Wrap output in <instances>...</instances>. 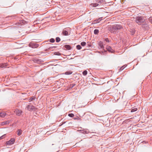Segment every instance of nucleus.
Wrapping results in <instances>:
<instances>
[{"instance_id":"1","label":"nucleus","mask_w":152,"mask_h":152,"mask_svg":"<svg viewBox=\"0 0 152 152\" xmlns=\"http://www.w3.org/2000/svg\"><path fill=\"white\" fill-rule=\"evenodd\" d=\"M122 28V26L120 25H113L111 28V31L112 33H115L118 29H120Z\"/></svg>"},{"instance_id":"2","label":"nucleus","mask_w":152,"mask_h":152,"mask_svg":"<svg viewBox=\"0 0 152 152\" xmlns=\"http://www.w3.org/2000/svg\"><path fill=\"white\" fill-rule=\"evenodd\" d=\"M145 20L144 17L142 16H137L135 18L136 22L138 24H141L143 23Z\"/></svg>"},{"instance_id":"3","label":"nucleus","mask_w":152,"mask_h":152,"mask_svg":"<svg viewBox=\"0 0 152 152\" xmlns=\"http://www.w3.org/2000/svg\"><path fill=\"white\" fill-rule=\"evenodd\" d=\"M29 46L32 48H37L39 46V45L36 43L31 42L29 44Z\"/></svg>"},{"instance_id":"4","label":"nucleus","mask_w":152,"mask_h":152,"mask_svg":"<svg viewBox=\"0 0 152 152\" xmlns=\"http://www.w3.org/2000/svg\"><path fill=\"white\" fill-rule=\"evenodd\" d=\"M15 142V139L14 138H11L10 140L6 142V144L7 145H10L14 144Z\"/></svg>"},{"instance_id":"5","label":"nucleus","mask_w":152,"mask_h":152,"mask_svg":"<svg viewBox=\"0 0 152 152\" xmlns=\"http://www.w3.org/2000/svg\"><path fill=\"white\" fill-rule=\"evenodd\" d=\"M27 110L29 111H32V110H35V107L32 105H28L26 107Z\"/></svg>"},{"instance_id":"6","label":"nucleus","mask_w":152,"mask_h":152,"mask_svg":"<svg viewBox=\"0 0 152 152\" xmlns=\"http://www.w3.org/2000/svg\"><path fill=\"white\" fill-rule=\"evenodd\" d=\"M14 112L16 113V115L18 116L21 115L22 112V110L18 109H16Z\"/></svg>"},{"instance_id":"7","label":"nucleus","mask_w":152,"mask_h":152,"mask_svg":"<svg viewBox=\"0 0 152 152\" xmlns=\"http://www.w3.org/2000/svg\"><path fill=\"white\" fill-rule=\"evenodd\" d=\"M98 45H99V48L100 49H103L104 48V47L103 45V44L102 42L101 41H100L98 43Z\"/></svg>"},{"instance_id":"8","label":"nucleus","mask_w":152,"mask_h":152,"mask_svg":"<svg viewBox=\"0 0 152 152\" xmlns=\"http://www.w3.org/2000/svg\"><path fill=\"white\" fill-rule=\"evenodd\" d=\"M78 131H80L81 133H83L84 134H88L89 132V131L88 130L85 129L80 130H78Z\"/></svg>"},{"instance_id":"9","label":"nucleus","mask_w":152,"mask_h":152,"mask_svg":"<svg viewBox=\"0 0 152 152\" xmlns=\"http://www.w3.org/2000/svg\"><path fill=\"white\" fill-rule=\"evenodd\" d=\"M107 49L108 51L112 53L114 52V50L110 46H107Z\"/></svg>"},{"instance_id":"10","label":"nucleus","mask_w":152,"mask_h":152,"mask_svg":"<svg viewBox=\"0 0 152 152\" xmlns=\"http://www.w3.org/2000/svg\"><path fill=\"white\" fill-rule=\"evenodd\" d=\"M102 20V18H100L95 20L93 22V24H96Z\"/></svg>"},{"instance_id":"11","label":"nucleus","mask_w":152,"mask_h":152,"mask_svg":"<svg viewBox=\"0 0 152 152\" xmlns=\"http://www.w3.org/2000/svg\"><path fill=\"white\" fill-rule=\"evenodd\" d=\"M7 66V64L6 63L0 64V67L2 68L6 67Z\"/></svg>"},{"instance_id":"12","label":"nucleus","mask_w":152,"mask_h":152,"mask_svg":"<svg viewBox=\"0 0 152 152\" xmlns=\"http://www.w3.org/2000/svg\"><path fill=\"white\" fill-rule=\"evenodd\" d=\"M99 5V4L97 3H92L90 4V6L94 7H96Z\"/></svg>"},{"instance_id":"13","label":"nucleus","mask_w":152,"mask_h":152,"mask_svg":"<svg viewBox=\"0 0 152 152\" xmlns=\"http://www.w3.org/2000/svg\"><path fill=\"white\" fill-rule=\"evenodd\" d=\"M62 33L65 36H66L68 35V32L67 31L65 30H63Z\"/></svg>"},{"instance_id":"14","label":"nucleus","mask_w":152,"mask_h":152,"mask_svg":"<svg viewBox=\"0 0 152 152\" xmlns=\"http://www.w3.org/2000/svg\"><path fill=\"white\" fill-rule=\"evenodd\" d=\"M6 115L5 113L2 112L0 113V116L1 117H4Z\"/></svg>"},{"instance_id":"15","label":"nucleus","mask_w":152,"mask_h":152,"mask_svg":"<svg viewBox=\"0 0 152 152\" xmlns=\"http://www.w3.org/2000/svg\"><path fill=\"white\" fill-rule=\"evenodd\" d=\"M96 1L97 3H99L100 4H104V0H96Z\"/></svg>"},{"instance_id":"16","label":"nucleus","mask_w":152,"mask_h":152,"mask_svg":"<svg viewBox=\"0 0 152 152\" xmlns=\"http://www.w3.org/2000/svg\"><path fill=\"white\" fill-rule=\"evenodd\" d=\"M9 121H4L1 123V125H4L5 124H9Z\"/></svg>"},{"instance_id":"17","label":"nucleus","mask_w":152,"mask_h":152,"mask_svg":"<svg viewBox=\"0 0 152 152\" xmlns=\"http://www.w3.org/2000/svg\"><path fill=\"white\" fill-rule=\"evenodd\" d=\"M72 73V72L71 71H67V72H66L64 74L66 75H70Z\"/></svg>"},{"instance_id":"18","label":"nucleus","mask_w":152,"mask_h":152,"mask_svg":"<svg viewBox=\"0 0 152 152\" xmlns=\"http://www.w3.org/2000/svg\"><path fill=\"white\" fill-rule=\"evenodd\" d=\"M64 47L65 48H66L68 50H70L71 48L70 46L69 45H66L64 46Z\"/></svg>"},{"instance_id":"19","label":"nucleus","mask_w":152,"mask_h":152,"mask_svg":"<svg viewBox=\"0 0 152 152\" xmlns=\"http://www.w3.org/2000/svg\"><path fill=\"white\" fill-rule=\"evenodd\" d=\"M17 134L18 136H20V135L22 133V131L21 129H19L17 131Z\"/></svg>"},{"instance_id":"20","label":"nucleus","mask_w":152,"mask_h":152,"mask_svg":"<svg viewBox=\"0 0 152 152\" xmlns=\"http://www.w3.org/2000/svg\"><path fill=\"white\" fill-rule=\"evenodd\" d=\"M99 32V30L97 29H95L94 31V33L95 34H97Z\"/></svg>"},{"instance_id":"21","label":"nucleus","mask_w":152,"mask_h":152,"mask_svg":"<svg viewBox=\"0 0 152 152\" xmlns=\"http://www.w3.org/2000/svg\"><path fill=\"white\" fill-rule=\"evenodd\" d=\"M35 97L34 96H32L28 100L29 102H30L31 101L34 100H35Z\"/></svg>"},{"instance_id":"22","label":"nucleus","mask_w":152,"mask_h":152,"mask_svg":"<svg viewBox=\"0 0 152 152\" xmlns=\"http://www.w3.org/2000/svg\"><path fill=\"white\" fill-rule=\"evenodd\" d=\"M86 45V43L85 42H83L81 43V45L82 46H84L85 45Z\"/></svg>"},{"instance_id":"23","label":"nucleus","mask_w":152,"mask_h":152,"mask_svg":"<svg viewBox=\"0 0 152 152\" xmlns=\"http://www.w3.org/2000/svg\"><path fill=\"white\" fill-rule=\"evenodd\" d=\"M61 39L59 37H57L56 38V42H58L60 41Z\"/></svg>"},{"instance_id":"24","label":"nucleus","mask_w":152,"mask_h":152,"mask_svg":"<svg viewBox=\"0 0 152 152\" xmlns=\"http://www.w3.org/2000/svg\"><path fill=\"white\" fill-rule=\"evenodd\" d=\"M130 31L132 33V35H133L135 32V30L134 29H131Z\"/></svg>"},{"instance_id":"25","label":"nucleus","mask_w":152,"mask_h":152,"mask_svg":"<svg viewBox=\"0 0 152 152\" xmlns=\"http://www.w3.org/2000/svg\"><path fill=\"white\" fill-rule=\"evenodd\" d=\"M76 48L77 49L79 50H80L82 48L81 46L80 45H77L76 46Z\"/></svg>"},{"instance_id":"26","label":"nucleus","mask_w":152,"mask_h":152,"mask_svg":"<svg viewBox=\"0 0 152 152\" xmlns=\"http://www.w3.org/2000/svg\"><path fill=\"white\" fill-rule=\"evenodd\" d=\"M87 74V71L86 70H85L83 72V74L84 75H86Z\"/></svg>"},{"instance_id":"27","label":"nucleus","mask_w":152,"mask_h":152,"mask_svg":"<svg viewBox=\"0 0 152 152\" xmlns=\"http://www.w3.org/2000/svg\"><path fill=\"white\" fill-rule=\"evenodd\" d=\"M68 115L71 117H73L74 116V115L72 113H70Z\"/></svg>"},{"instance_id":"28","label":"nucleus","mask_w":152,"mask_h":152,"mask_svg":"<svg viewBox=\"0 0 152 152\" xmlns=\"http://www.w3.org/2000/svg\"><path fill=\"white\" fill-rule=\"evenodd\" d=\"M137 110V108H135L133 109H132L131 110V112H133L136 111Z\"/></svg>"},{"instance_id":"29","label":"nucleus","mask_w":152,"mask_h":152,"mask_svg":"<svg viewBox=\"0 0 152 152\" xmlns=\"http://www.w3.org/2000/svg\"><path fill=\"white\" fill-rule=\"evenodd\" d=\"M55 39L53 38H51L50 40V42H52V43L54 42H55Z\"/></svg>"},{"instance_id":"30","label":"nucleus","mask_w":152,"mask_h":152,"mask_svg":"<svg viewBox=\"0 0 152 152\" xmlns=\"http://www.w3.org/2000/svg\"><path fill=\"white\" fill-rule=\"evenodd\" d=\"M5 135H6V134H4L3 135H2V136H1L0 137V139H2L3 138L5 137Z\"/></svg>"},{"instance_id":"31","label":"nucleus","mask_w":152,"mask_h":152,"mask_svg":"<svg viewBox=\"0 0 152 152\" xmlns=\"http://www.w3.org/2000/svg\"><path fill=\"white\" fill-rule=\"evenodd\" d=\"M148 20L151 22H152V17H150L148 19Z\"/></svg>"},{"instance_id":"32","label":"nucleus","mask_w":152,"mask_h":152,"mask_svg":"<svg viewBox=\"0 0 152 152\" xmlns=\"http://www.w3.org/2000/svg\"><path fill=\"white\" fill-rule=\"evenodd\" d=\"M54 54L55 55H60V53L58 52H56L54 53Z\"/></svg>"},{"instance_id":"33","label":"nucleus","mask_w":152,"mask_h":152,"mask_svg":"<svg viewBox=\"0 0 152 152\" xmlns=\"http://www.w3.org/2000/svg\"><path fill=\"white\" fill-rule=\"evenodd\" d=\"M105 41L107 42H109V41L108 38H106L105 39Z\"/></svg>"},{"instance_id":"34","label":"nucleus","mask_w":152,"mask_h":152,"mask_svg":"<svg viewBox=\"0 0 152 152\" xmlns=\"http://www.w3.org/2000/svg\"><path fill=\"white\" fill-rule=\"evenodd\" d=\"M53 48H54V47H50L48 48V49L49 50H52V49H53Z\"/></svg>"},{"instance_id":"35","label":"nucleus","mask_w":152,"mask_h":152,"mask_svg":"<svg viewBox=\"0 0 152 152\" xmlns=\"http://www.w3.org/2000/svg\"><path fill=\"white\" fill-rule=\"evenodd\" d=\"M142 142L145 143H146L148 142L147 141H143Z\"/></svg>"},{"instance_id":"36","label":"nucleus","mask_w":152,"mask_h":152,"mask_svg":"<svg viewBox=\"0 0 152 152\" xmlns=\"http://www.w3.org/2000/svg\"><path fill=\"white\" fill-rule=\"evenodd\" d=\"M124 68L123 67H122L120 68V69L121 70H122L124 69Z\"/></svg>"},{"instance_id":"37","label":"nucleus","mask_w":152,"mask_h":152,"mask_svg":"<svg viewBox=\"0 0 152 152\" xmlns=\"http://www.w3.org/2000/svg\"><path fill=\"white\" fill-rule=\"evenodd\" d=\"M35 60L36 61V62H38V61L39 59H35Z\"/></svg>"},{"instance_id":"38","label":"nucleus","mask_w":152,"mask_h":152,"mask_svg":"<svg viewBox=\"0 0 152 152\" xmlns=\"http://www.w3.org/2000/svg\"><path fill=\"white\" fill-rule=\"evenodd\" d=\"M77 119V118H74V120H76Z\"/></svg>"},{"instance_id":"39","label":"nucleus","mask_w":152,"mask_h":152,"mask_svg":"<svg viewBox=\"0 0 152 152\" xmlns=\"http://www.w3.org/2000/svg\"><path fill=\"white\" fill-rule=\"evenodd\" d=\"M73 86H72V87H73L75 85V84H73Z\"/></svg>"}]
</instances>
